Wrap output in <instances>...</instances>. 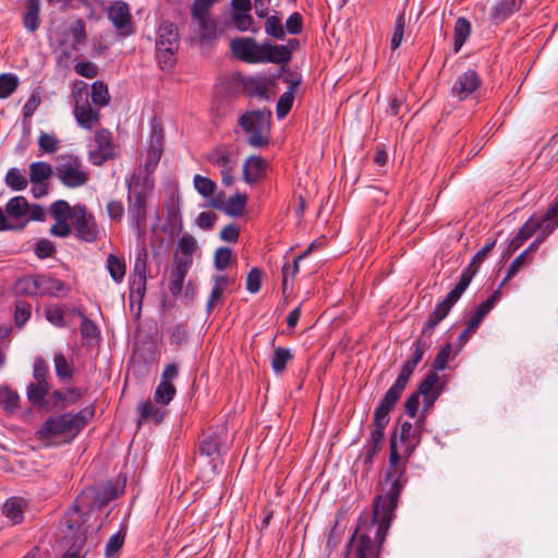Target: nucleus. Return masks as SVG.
I'll use <instances>...</instances> for the list:
<instances>
[{
    "instance_id": "obj_20",
    "label": "nucleus",
    "mask_w": 558,
    "mask_h": 558,
    "mask_svg": "<svg viewBox=\"0 0 558 558\" xmlns=\"http://www.w3.org/2000/svg\"><path fill=\"white\" fill-rule=\"evenodd\" d=\"M482 81L475 70L469 69L459 74L451 87V95L465 100L481 86Z\"/></svg>"
},
{
    "instance_id": "obj_44",
    "label": "nucleus",
    "mask_w": 558,
    "mask_h": 558,
    "mask_svg": "<svg viewBox=\"0 0 558 558\" xmlns=\"http://www.w3.org/2000/svg\"><path fill=\"white\" fill-rule=\"evenodd\" d=\"M137 411L141 414L138 425H142L149 418H153L156 423H159L163 417V413L158 408H156L149 400L140 403L137 405Z\"/></svg>"
},
{
    "instance_id": "obj_33",
    "label": "nucleus",
    "mask_w": 558,
    "mask_h": 558,
    "mask_svg": "<svg viewBox=\"0 0 558 558\" xmlns=\"http://www.w3.org/2000/svg\"><path fill=\"white\" fill-rule=\"evenodd\" d=\"M263 62L286 63L290 61L289 47L264 44Z\"/></svg>"
},
{
    "instance_id": "obj_36",
    "label": "nucleus",
    "mask_w": 558,
    "mask_h": 558,
    "mask_svg": "<svg viewBox=\"0 0 558 558\" xmlns=\"http://www.w3.org/2000/svg\"><path fill=\"white\" fill-rule=\"evenodd\" d=\"M471 34V24L465 17L456 21L453 29V51L458 52Z\"/></svg>"
},
{
    "instance_id": "obj_61",
    "label": "nucleus",
    "mask_w": 558,
    "mask_h": 558,
    "mask_svg": "<svg viewBox=\"0 0 558 558\" xmlns=\"http://www.w3.org/2000/svg\"><path fill=\"white\" fill-rule=\"evenodd\" d=\"M265 31L269 36H272L277 39H283L284 37V28L280 22V20L276 16H269L265 23Z\"/></svg>"
},
{
    "instance_id": "obj_55",
    "label": "nucleus",
    "mask_w": 558,
    "mask_h": 558,
    "mask_svg": "<svg viewBox=\"0 0 558 558\" xmlns=\"http://www.w3.org/2000/svg\"><path fill=\"white\" fill-rule=\"evenodd\" d=\"M312 247H313V245H311L303 254L298 256L293 260L292 265H289V264H284L283 265V267H282V275H283L282 286H283V290L287 289L288 278L289 277H294L299 272V264H300V262H302L308 255V253L312 250Z\"/></svg>"
},
{
    "instance_id": "obj_47",
    "label": "nucleus",
    "mask_w": 558,
    "mask_h": 558,
    "mask_svg": "<svg viewBox=\"0 0 558 558\" xmlns=\"http://www.w3.org/2000/svg\"><path fill=\"white\" fill-rule=\"evenodd\" d=\"M90 493L93 494V498H94L97 507L101 508V507L106 506L108 502H110L111 500L118 498L120 490L116 486L107 485L101 490H98V492L92 490Z\"/></svg>"
},
{
    "instance_id": "obj_29",
    "label": "nucleus",
    "mask_w": 558,
    "mask_h": 558,
    "mask_svg": "<svg viewBox=\"0 0 558 558\" xmlns=\"http://www.w3.org/2000/svg\"><path fill=\"white\" fill-rule=\"evenodd\" d=\"M39 12L40 0H26L23 25L31 33H34L39 28Z\"/></svg>"
},
{
    "instance_id": "obj_24",
    "label": "nucleus",
    "mask_w": 558,
    "mask_h": 558,
    "mask_svg": "<svg viewBox=\"0 0 558 558\" xmlns=\"http://www.w3.org/2000/svg\"><path fill=\"white\" fill-rule=\"evenodd\" d=\"M191 266L192 264L189 260H179L178 255H174L169 283V290L172 295L177 296L182 292L183 283Z\"/></svg>"
},
{
    "instance_id": "obj_5",
    "label": "nucleus",
    "mask_w": 558,
    "mask_h": 558,
    "mask_svg": "<svg viewBox=\"0 0 558 558\" xmlns=\"http://www.w3.org/2000/svg\"><path fill=\"white\" fill-rule=\"evenodd\" d=\"M271 113L267 110L245 112L239 119L243 132L248 135L247 143L253 147H264L268 144Z\"/></svg>"
},
{
    "instance_id": "obj_50",
    "label": "nucleus",
    "mask_w": 558,
    "mask_h": 558,
    "mask_svg": "<svg viewBox=\"0 0 558 558\" xmlns=\"http://www.w3.org/2000/svg\"><path fill=\"white\" fill-rule=\"evenodd\" d=\"M20 397L17 392L8 387L0 388V405L7 412H13L19 408Z\"/></svg>"
},
{
    "instance_id": "obj_22",
    "label": "nucleus",
    "mask_w": 558,
    "mask_h": 558,
    "mask_svg": "<svg viewBox=\"0 0 558 558\" xmlns=\"http://www.w3.org/2000/svg\"><path fill=\"white\" fill-rule=\"evenodd\" d=\"M416 393L423 397V411L427 412L441 393L439 376L435 372H429L425 379L418 385Z\"/></svg>"
},
{
    "instance_id": "obj_38",
    "label": "nucleus",
    "mask_w": 558,
    "mask_h": 558,
    "mask_svg": "<svg viewBox=\"0 0 558 558\" xmlns=\"http://www.w3.org/2000/svg\"><path fill=\"white\" fill-rule=\"evenodd\" d=\"M5 184L12 191H24L28 185V179L17 168H10L4 177Z\"/></svg>"
},
{
    "instance_id": "obj_18",
    "label": "nucleus",
    "mask_w": 558,
    "mask_h": 558,
    "mask_svg": "<svg viewBox=\"0 0 558 558\" xmlns=\"http://www.w3.org/2000/svg\"><path fill=\"white\" fill-rule=\"evenodd\" d=\"M73 222L80 240L85 242H95L97 240V222L95 217L84 206L78 205L73 208Z\"/></svg>"
},
{
    "instance_id": "obj_60",
    "label": "nucleus",
    "mask_w": 558,
    "mask_h": 558,
    "mask_svg": "<svg viewBox=\"0 0 558 558\" xmlns=\"http://www.w3.org/2000/svg\"><path fill=\"white\" fill-rule=\"evenodd\" d=\"M147 258L148 254L146 250L141 251L134 263V277L147 279L148 277V267H147Z\"/></svg>"
},
{
    "instance_id": "obj_12",
    "label": "nucleus",
    "mask_w": 558,
    "mask_h": 558,
    "mask_svg": "<svg viewBox=\"0 0 558 558\" xmlns=\"http://www.w3.org/2000/svg\"><path fill=\"white\" fill-rule=\"evenodd\" d=\"M206 159L214 167L219 168L223 185L233 184V172L238 165V154L234 150L226 146H218L207 154Z\"/></svg>"
},
{
    "instance_id": "obj_19",
    "label": "nucleus",
    "mask_w": 558,
    "mask_h": 558,
    "mask_svg": "<svg viewBox=\"0 0 558 558\" xmlns=\"http://www.w3.org/2000/svg\"><path fill=\"white\" fill-rule=\"evenodd\" d=\"M396 403L383 398L375 409L373 429L371 432L368 445L381 448L385 428L389 423V413L395 408Z\"/></svg>"
},
{
    "instance_id": "obj_7",
    "label": "nucleus",
    "mask_w": 558,
    "mask_h": 558,
    "mask_svg": "<svg viewBox=\"0 0 558 558\" xmlns=\"http://www.w3.org/2000/svg\"><path fill=\"white\" fill-rule=\"evenodd\" d=\"M72 97L74 99L73 113L77 124L85 130H92L100 120V111L89 102L88 84L84 81H76L73 84Z\"/></svg>"
},
{
    "instance_id": "obj_46",
    "label": "nucleus",
    "mask_w": 558,
    "mask_h": 558,
    "mask_svg": "<svg viewBox=\"0 0 558 558\" xmlns=\"http://www.w3.org/2000/svg\"><path fill=\"white\" fill-rule=\"evenodd\" d=\"M56 375L61 379H71L73 377L72 364L66 360L63 353L57 352L53 356Z\"/></svg>"
},
{
    "instance_id": "obj_13",
    "label": "nucleus",
    "mask_w": 558,
    "mask_h": 558,
    "mask_svg": "<svg viewBox=\"0 0 558 558\" xmlns=\"http://www.w3.org/2000/svg\"><path fill=\"white\" fill-rule=\"evenodd\" d=\"M496 244V240H493L492 242L484 245L472 258L470 265L463 269L460 279L456 287L445 296L449 298L451 294H454L453 299H451L449 306H453L458 300L461 298V295L464 293V291L470 286L473 277L478 270V266L485 260L488 253L494 248Z\"/></svg>"
},
{
    "instance_id": "obj_54",
    "label": "nucleus",
    "mask_w": 558,
    "mask_h": 558,
    "mask_svg": "<svg viewBox=\"0 0 558 558\" xmlns=\"http://www.w3.org/2000/svg\"><path fill=\"white\" fill-rule=\"evenodd\" d=\"M51 216L54 220H69L73 219V208L65 201H57L50 206Z\"/></svg>"
},
{
    "instance_id": "obj_59",
    "label": "nucleus",
    "mask_w": 558,
    "mask_h": 558,
    "mask_svg": "<svg viewBox=\"0 0 558 558\" xmlns=\"http://www.w3.org/2000/svg\"><path fill=\"white\" fill-rule=\"evenodd\" d=\"M451 350L452 349L450 343H447L439 350L434 360L432 372L437 374V372L444 371L446 368L448 361L451 359Z\"/></svg>"
},
{
    "instance_id": "obj_17",
    "label": "nucleus",
    "mask_w": 558,
    "mask_h": 558,
    "mask_svg": "<svg viewBox=\"0 0 558 558\" xmlns=\"http://www.w3.org/2000/svg\"><path fill=\"white\" fill-rule=\"evenodd\" d=\"M108 19L120 37H128L134 33L130 7L124 1H114L108 8Z\"/></svg>"
},
{
    "instance_id": "obj_9",
    "label": "nucleus",
    "mask_w": 558,
    "mask_h": 558,
    "mask_svg": "<svg viewBox=\"0 0 558 558\" xmlns=\"http://www.w3.org/2000/svg\"><path fill=\"white\" fill-rule=\"evenodd\" d=\"M56 175L63 185L70 189L83 186L89 180V174L84 170L82 160L74 155L59 156Z\"/></svg>"
},
{
    "instance_id": "obj_37",
    "label": "nucleus",
    "mask_w": 558,
    "mask_h": 558,
    "mask_svg": "<svg viewBox=\"0 0 558 558\" xmlns=\"http://www.w3.org/2000/svg\"><path fill=\"white\" fill-rule=\"evenodd\" d=\"M107 269L116 283L122 282L125 276V262L123 257L109 254L107 257Z\"/></svg>"
},
{
    "instance_id": "obj_34",
    "label": "nucleus",
    "mask_w": 558,
    "mask_h": 558,
    "mask_svg": "<svg viewBox=\"0 0 558 558\" xmlns=\"http://www.w3.org/2000/svg\"><path fill=\"white\" fill-rule=\"evenodd\" d=\"M53 174V168L45 161H35L29 165V181L32 183L47 182Z\"/></svg>"
},
{
    "instance_id": "obj_15",
    "label": "nucleus",
    "mask_w": 558,
    "mask_h": 558,
    "mask_svg": "<svg viewBox=\"0 0 558 558\" xmlns=\"http://www.w3.org/2000/svg\"><path fill=\"white\" fill-rule=\"evenodd\" d=\"M221 447L222 440L217 433L205 435L198 446L201 458L206 460L214 474L218 473L222 465Z\"/></svg>"
},
{
    "instance_id": "obj_23",
    "label": "nucleus",
    "mask_w": 558,
    "mask_h": 558,
    "mask_svg": "<svg viewBox=\"0 0 558 558\" xmlns=\"http://www.w3.org/2000/svg\"><path fill=\"white\" fill-rule=\"evenodd\" d=\"M417 365L408 359L401 368L393 385L386 391L383 398L397 403L407 387V384Z\"/></svg>"
},
{
    "instance_id": "obj_35",
    "label": "nucleus",
    "mask_w": 558,
    "mask_h": 558,
    "mask_svg": "<svg viewBox=\"0 0 558 558\" xmlns=\"http://www.w3.org/2000/svg\"><path fill=\"white\" fill-rule=\"evenodd\" d=\"M196 247V240L191 234H183L178 241V250L174 255H178L179 260H189L190 264H193V254Z\"/></svg>"
},
{
    "instance_id": "obj_1",
    "label": "nucleus",
    "mask_w": 558,
    "mask_h": 558,
    "mask_svg": "<svg viewBox=\"0 0 558 558\" xmlns=\"http://www.w3.org/2000/svg\"><path fill=\"white\" fill-rule=\"evenodd\" d=\"M424 420V416L421 417L416 425L402 422L391 436L383 494L376 498L373 510L375 517L381 520L379 531L389 529L395 518L400 493L408 481L405 477L408 461L420 444Z\"/></svg>"
},
{
    "instance_id": "obj_45",
    "label": "nucleus",
    "mask_w": 558,
    "mask_h": 558,
    "mask_svg": "<svg viewBox=\"0 0 558 558\" xmlns=\"http://www.w3.org/2000/svg\"><path fill=\"white\" fill-rule=\"evenodd\" d=\"M177 393L172 383L160 381L155 390V401L159 404H169Z\"/></svg>"
},
{
    "instance_id": "obj_64",
    "label": "nucleus",
    "mask_w": 558,
    "mask_h": 558,
    "mask_svg": "<svg viewBox=\"0 0 558 558\" xmlns=\"http://www.w3.org/2000/svg\"><path fill=\"white\" fill-rule=\"evenodd\" d=\"M75 72L86 78H94L98 75V66L90 61H80L74 65Z\"/></svg>"
},
{
    "instance_id": "obj_6",
    "label": "nucleus",
    "mask_w": 558,
    "mask_h": 558,
    "mask_svg": "<svg viewBox=\"0 0 558 558\" xmlns=\"http://www.w3.org/2000/svg\"><path fill=\"white\" fill-rule=\"evenodd\" d=\"M453 296L456 295L451 294L449 298H445L441 302H439L436 305L435 310L428 315V318L422 329L421 336L413 343V352L410 356V360L416 365L422 361L425 352L429 349L432 344L430 337L434 329L450 313L452 307L449 306V303L451 299H453Z\"/></svg>"
},
{
    "instance_id": "obj_63",
    "label": "nucleus",
    "mask_w": 558,
    "mask_h": 558,
    "mask_svg": "<svg viewBox=\"0 0 558 558\" xmlns=\"http://www.w3.org/2000/svg\"><path fill=\"white\" fill-rule=\"evenodd\" d=\"M56 252V247L53 243L47 239H40L36 242L35 245V255L40 258H48L53 255Z\"/></svg>"
},
{
    "instance_id": "obj_8",
    "label": "nucleus",
    "mask_w": 558,
    "mask_h": 558,
    "mask_svg": "<svg viewBox=\"0 0 558 558\" xmlns=\"http://www.w3.org/2000/svg\"><path fill=\"white\" fill-rule=\"evenodd\" d=\"M179 47V34L175 24L163 21L157 31L156 57L162 69H170L175 62Z\"/></svg>"
},
{
    "instance_id": "obj_28",
    "label": "nucleus",
    "mask_w": 558,
    "mask_h": 558,
    "mask_svg": "<svg viewBox=\"0 0 558 558\" xmlns=\"http://www.w3.org/2000/svg\"><path fill=\"white\" fill-rule=\"evenodd\" d=\"M195 190L205 198H210V205L215 208L221 209L222 203L219 198L213 197L217 189L215 181L201 174L194 175L193 179Z\"/></svg>"
},
{
    "instance_id": "obj_49",
    "label": "nucleus",
    "mask_w": 558,
    "mask_h": 558,
    "mask_svg": "<svg viewBox=\"0 0 558 558\" xmlns=\"http://www.w3.org/2000/svg\"><path fill=\"white\" fill-rule=\"evenodd\" d=\"M48 392V383H31L27 387V398L32 404H41Z\"/></svg>"
},
{
    "instance_id": "obj_30",
    "label": "nucleus",
    "mask_w": 558,
    "mask_h": 558,
    "mask_svg": "<svg viewBox=\"0 0 558 558\" xmlns=\"http://www.w3.org/2000/svg\"><path fill=\"white\" fill-rule=\"evenodd\" d=\"M300 84L301 78L292 81L288 89L280 96L276 108V113L279 119L284 118L290 112L294 101L295 92Z\"/></svg>"
},
{
    "instance_id": "obj_43",
    "label": "nucleus",
    "mask_w": 558,
    "mask_h": 558,
    "mask_svg": "<svg viewBox=\"0 0 558 558\" xmlns=\"http://www.w3.org/2000/svg\"><path fill=\"white\" fill-rule=\"evenodd\" d=\"M291 350L278 347L271 357V367L276 374H280L286 369L287 364L292 360Z\"/></svg>"
},
{
    "instance_id": "obj_31",
    "label": "nucleus",
    "mask_w": 558,
    "mask_h": 558,
    "mask_svg": "<svg viewBox=\"0 0 558 558\" xmlns=\"http://www.w3.org/2000/svg\"><path fill=\"white\" fill-rule=\"evenodd\" d=\"M521 3L522 0H499L492 9L490 19L502 22L518 11Z\"/></svg>"
},
{
    "instance_id": "obj_4",
    "label": "nucleus",
    "mask_w": 558,
    "mask_h": 558,
    "mask_svg": "<svg viewBox=\"0 0 558 558\" xmlns=\"http://www.w3.org/2000/svg\"><path fill=\"white\" fill-rule=\"evenodd\" d=\"M76 504L63 517V525L68 529V536L73 538L72 546L64 553L61 558H83L81 553L84 543L87 541L88 534L97 533L100 524L96 526H85L86 515Z\"/></svg>"
},
{
    "instance_id": "obj_32",
    "label": "nucleus",
    "mask_w": 558,
    "mask_h": 558,
    "mask_svg": "<svg viewBox=\"0 0 558 558\" xmlns=\"http://www.w3.org/2000/svg\"><path fill=\"white\" fill-rule=\"evenodd\" d=\"M36 295H54L63 289V283L46 275H34Z\"/></svg>"
},
{
    "instance_id": "obj_48",
    "label": "nucleus",
    "mask_w": 558,
    "mask_h": 558,
    "mask_svg": "<svg viewBox=\"0 0 558 558\" xmlns=\"http://www.w3.org/2000/svg\"><path fill=\"white\" fill-rule=\"evenodd\" d=\"M246 201L247 198L245 195L238 194L227 201L223 209L228 215L232 217H240L244 213Z\"/></svg>"
},
{
    "instance_id": "obj_56",
    "label": "nucleus",
    "mask_w": 558,
    "mask_h": 558,
    "mask_svg": "<svg viewBox=\"0 0 558 558\" xmlns=\"http://www.w3.org/2000/svg\"><path fill=\"white\" fill-rule=\"evenodd\" d=\"M38 146L47 154H53L59 149V140L53 134L40 132Z\"/></svg>"
},
{
    "instance_id": "obj_2",
    "label": "nucleus",
    "mask_w": 558,
    "mask_h": 558,
    "mask_svg": "<svg viewBox=\"0 0 558 558\" xmlns=\"http://www.w3.org/2000/svg\"><path fill=\"white\" fill-rule=\"evenodd\" d=\"M128 187V215L132 229L137 236H144L147 229V199L150 196L154 183L141 172H134L125 179Z\"/></svg>"
},
{
    "instance_id": "obj_39",
    "label": "nucleus",
    "mask_w": 558,
    "mask_h": 558,
    "mask_svg": "<svg viewBox=\"0 0 558 558\" xmlns=\"http://www.w3.org/2000/svg\"><path fill=\"white\" fill-rule=\"evenodd\" d=\"M92 102L95 107H105L110 102L108 86L102 81H95L92 84V93L89 94Z\"/></svg>"
},
{
    "instance_id": "obj_42",
    "label": "nucleus",
    "mask_w": 558,
    "mask_h": 558,
    "mask_svg": "<svg viewBox=\"0 0 558 558\" xmlns=\"http://www.w3.org/2000/svg\"><path fill=\"white\" fill-rule=\"evenodd\" d=\"M3 514L12 521L13 524L21 523L24 519L22 501L19 498H10L3 505Z\"/></svg>"
},
{
    "instance_id": "obj_11",
    "label": "nucleus",
    "mask_w": 558,
    "mask_h": 558,
    "mask_svg": "<svg viewBox=\"0 0 558 558\" xmlns=\"http://www.w3.org/2000/svg\"><path fill=\"white\" fill-rule=\"evenodd\" d=\"M84 425L85 421L81 413H63L49 417L38 429L37 434L40 439H49L63 434H77Z\"/></svg>"
},
{
    "instance_id": "obj_26",
    "label": "nucleus",
    "mask_w": 558,
    "mask_h": 558,
    "mask_svg": "<svg viewBox=\"0 0 558 558\" xmlns=\"http://www.w3.org/2000/svg\"><path fill=\"white\" fill-rule=\"evenodd\" d=\"M271 81L265 75L246 76L242 80L244 92L251 97L268 98Z\"/></svg>"
},
{
    "instance_id": "obj_62",
    "label": "nucleus",
    "mask_w": 558,
    "mask_h": 558,
    "mask_svg": "<svg viewBox=\"0 0 558 558\" xmlns=\"http://www.w3.org/2000/svg\"><path fill=\"white\" fill-rule=\"evenodd\" d=\"M231 19L240 32H246L252 28L253 17L250 12H232Z\"/></svg>"
},
{
    "instance_id": "obj_25",
    "label": "nucleus",
    "mask_w": 558,
    "mask_h": 558,
    "mask_svg": "<svg viewBox=\"0 0 558 558\" xmlns=\"http://www.w3.org/2000/svg\"><path fill=\"white\" fill-rule=\"evenodd\" d=\"M267 162L259 156H251L243 165V179L248 184H254L266 174Z\"/></svg>"
},
{
    "instance_id": "obj_21",
    "label": "nucleus",
    "mask_w": 558,
    "mask_h": 558,
    "mask_svg": "<svg viewBox=\"0 0 558 558\" xmlns=\"http://www.w3.org/2000/svg\"><path fill=\"white\" fill-rule=\"evenodd\" d=\"M558 227V203L554 205L547 213L539 219V231L538 235L535 240L525 248L523 252H526V256L530 253L535 252L541 243L546 239L548 234H550Z\"/></svg>"
},
{
    "instance_id": "obj_57",
    "label": "nucleus",
    "mask_w": 558,
    "mask_h": 558,
    "mask_svg": "<svg viewBox=\"0 0 558 558\" xmlns=\"http://www.w3.org/2000/svg\"><path fill=\"white\" fill-rule=\"evenodd\" d=\"M31 317V305L24 301L15 303L14 322L19 328H22Z\"/></svg>"
},
{
    "instance_id": "obj_3",
    "label": "nucleus",
    "mask_w": 558,
    "mask_h": 558,
    "mask_svg": "<svg viewBox=\"0 0 558 558\" xmlns=\"http://www.w3.org/2000/svg\"><path fill=\"white\" fill-rule=\"evenodd\" d=\"M380 526L381 520L376 518L375 512H373L372 522L367 525L366 530L360 535L356 530L350 538L345 549L347 556H353L354 558H379L381 545L389 530L379 531Z\"/></svg>"
},
{
    "instance_id": "obj_53",
    "label": "nucleus",
    "mask_w": 558,
    "mask_h": 558,
    "mask_svg": "<svg viewBox=\"0 0 558 558\" xmlns=\"http://www.w3.org/2000/svg\"><path fill=\"white\" fill-rule=\"evenodd\" d=\"M125 539V532L123 529L114 533L108 539L105 547V555L108 558L113 557L123 546Z\"/></svg>"
},
{
    "instance_id": "obj_52",
    "label": "nucleus",
    "mask_w": 558,
    "mask_h": 558,
    "mask_svg": "<svg viewBox=\"0 0 558 558\" xmlns=\"http://www.w3.org/2000/svg\"><path fill=\"white\" fill-rule=\"evenodd\" d=\"M19 86L17 76L14 74H0V98L11 96Z\"/></svg>"
},
{
    "instance_id": "obj_27",
    "label": "nucleus",
    "mask_w": 558,
    "mask_h": 558,
    "mask_svg": "<svg viewBox=\"0 0 558 558\" xmlns=\"http://www.w3.org/2000/svg\"><path fill=\"white\" fill-rule=\"evenodd\" d=\"M539 228V220H535L534 218H530L518 231V233L510 240L509 245L504 254V256L511 255L514 253L525 240L531 238L534 232Z\"/></svg>"
},
{
    "instance_id": "obj_40",
    "label": "nucleus",
    "mask_w": 558,
    "mask_h": 558,
    "mask_svg": "<svg viewBox=\"0 0 558 558\" xmlns=\"http://www.w3.org/2000/svg\"><path fill=\"white\" fill-rule=\"evenodd\" d=\"M161 144H160V136L151 144L147 151L146 161L144 165V171L145 175L149 179V174L154 172L157 165L159 163L160 157H161Z\"/></svg>"
},
{
    "instance_id": "obj_41",
    "label": "nucleus",
    "mask_w": 558,
    "mask_h": 558,
    "mask_svg": "<svg viewBox=\"0 0 558 558\" xmlns=\"http://www.w3.org/2000/svg\"><path fill=\"white\" fill-rule=\"evenodd\" d=\"M197 23L198 35L203 40H211L216 38L217 25L210 16L193 17Z\"/></svg>"
},
{
    "instance_id": "obj_16",
    "label": "nucleus",
    "mask_w": 558,
    "mask_h": 558,
    "mask_svg": "<svg viewBox=\"0 0 558 558\" xmlns=\"http://www.w3.org/2000/svg\"><path fill=\"white\" fill-rule=\"evenodd\" d=\"M232 53L247 63L263 62L264 44H258L254 38H234L230 41Z\"/></svg>"
},
{
    "instance_id": "obj_51",
    "label": "nucleus",
    "mask_w": 558,
    "mask_h": 558,
    "mask_svg": "<svg viewBox=\"0 0 558 558\" xmlns=\"http://www.w3.org/2000/svg\"><path fill=\"white\" fill-rule=\"evenodd\" d=\"M74 311L82 318L81 326H80L82 337L84 339H89V340L97 338L99 335V329H98L97 325L92 319L86 317V315L81 310H74Z\"/></svg>"
},
{
    "instance_id": "obj_10",
    "label": "nucleus",
    "mask_w": 558,
    "mask_h": 558,
    "mask_svg": "<svg viewBox=\"0 0 558 558\" xmlns=\"http://www.w3.org/2000/svg\"><path fill=\"white\" fill-rule=\"evenodd\" d=\"M5 214L9 219L19 223V229H24L31 221H44L45 208L39 204H29L24 196H14L5 204Z\"/></svg>"
},
{
    "instance_id": "obj_58",
    "label": "nucleus",
    "mask_w": 558,
    "mask_h": 558,
    "mask_svg": "<svg viewBox=\"0 0 558 558\" xmlns=\"http://www.w3.org/2000/svg\"><path fill=\"white\" fill-rule=\"evenodd\" d=\"M405 27L404 13H400L395 21V28L391 37V48L395 50L400 47Z\"/></svg>"
},
{
    "instance_id": "obj_14",
    "label": "nucleus",
    "mask_w": 558,
    "mask_h": 558,
    "mask_svg": "<svg viewBox=\"0 0 558 558\" xmlns=\"http://www.w3.org/2000/svg\"><path fill=\"white\" fill-rule=\"evenodd\" d=\"M94 143L95 146L88 151V160L94 166H101L116 157V147L112 144L110 131L106 129L97 131L94 135Z\"/></svg>"
}]
</instances>
